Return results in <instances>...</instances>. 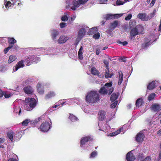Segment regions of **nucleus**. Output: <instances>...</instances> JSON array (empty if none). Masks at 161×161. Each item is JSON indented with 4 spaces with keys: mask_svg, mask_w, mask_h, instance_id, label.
I'll return each mask as SVG.
<instances>
[{
    "mask_svg": "<svg viewBox=\"0 0 161 161\" xmlns=\"http://www.w3.org/2000/svg\"><path fill=\"white\" fill-rule=\"evenodd\" d=\"M88 0H78L77 1L74 0H66V8H70L73 11L75 10L80 5L84 4Z\"/></svg>",
    "mask_w": 161,
    "mask_h": 161,
    "instance_id": "1",
    "label": "nucleus"
},
{
    "mask_svg": "<svg viewBox=\"0 0 161 161\" xmlns=\"http://www.w3.org/2000/svg\"><path fill=\"white\" fill-rule=\"evenodd\" d=\"M99 99V94L96 91H91L88 92L86 97V101L89 103H95Z\"/></svg>",
    "mask_w": 161,
    "mask_h": 161,
    "instance_id": "2",
    "label": "nucleus"
},
{
    "mask_svg": "<svg viewBox=\"0 0 161 161\" xmlns=\"http://www.w3.org/2000/svg\"><path fill=\"white\" fill-rule=\"evenodd\" d=\"M36 101L34 98H26L23 108L26 110H31L36 106Z\"/></svg>",
    "mask_w": 161,
    "mask_h": 161,
    "instance_id": "3",
    "label": "nucleus"
},
{
    "mask_svg": "<svg viewBox=\"0 0 161 161\" xmlns=\"http://www.w3.org/2000/svg\"><path fill=\"white\" fill-rule=\"evenodd\" d=\"M112 85L111 82L106 83L104 87L101 88L100 90V93L101 94H105L108 93L109 95L114 90L113 88H111Z\"/></svg>",
    "mask_w": 161,
    "mask_h": 161,
    "instance_id": "4",
    "label": "nucleus"
},
{
    "mask_svg": "<svg viewBox=\"0 0 161 161\" xmlns=\"http://www.w3.org/2000/svg\"><path fill=\"white\" fill-rule=\"evenodd\" d=\"M92 137L90 136H86L82 137L80 140V146L85 149H89L88 143L92 140Z\"/></svg>",
    "mask_w": 161,
    "mask_h": 161,
    "instance_id": "5",
    "label": "nucleus"
},
{
    "mask_svg": "<svg viewBox=\"0 0 161 161\" xmlns=\"http://www.w3.org/2000/svg\"><path fill=\"white\" fill-rule=\"evenodd\" d=\"M52 122L50 121V122H45L43 123L41 125L40 129V130L43 132H46L48 131L51 127Z\"/></svg>",
    "mask_w": 161,
    "mask_h": 161,
    "instance_id": "6",
    "label": "nucleus"
},
{
    "mask_svg": "<svg viewBox=\"0 0 161 161\" xmlns=\"http://www.w3.org/2000/svg\"><path fill=\"white\" fill-rule=\"evenodd\" d=\"M88 27L87 26H84L79 31L77 35L79 39H80L84 36L87 31L88 30Z\"/></svg>",
    "mask_w": 161,
    "mask_h": 161,
    "instance_id": "7",
    "label": "nucleus"
},
{
    "mask_svg": "<svg viewBox=\"0 0 161 161\" xmlns=\"http://www.w3.org/2000/svg\"><path fill=\"white\" fill-rule=\"evenodd\" d=\"M16 0H5L4 5L6 8H11L15 4Z\"/></svg>",
    "mask_w": 161,
    "mask_h": 161,
    "instance_id": "8",
    "label": "nucleus"
},
{
    "mask_svg": "<svg viewBox=\"0 0 161 161\" xmlns=\"http://www.w3.org/2000/svg\"><path fill=\"white\" fill-rule=\"evenodd\" d=\"M59 35V32L56 30L53 29L51 31V36L52 40L55 42H57V37Z\"/></svg>",
    "mask_w": 161,
    "mask_h": 161,
    "instance_id": "9",
    "label": "nucleus"
},
{
    "mask_svg": "<svg viewBox=\"0 0 161 161\" xmlns=\"http://www.w3.org/2000/svg\"><path fill=\"white\" fill-rule=\"evenodd\" d=\"M69 39V37L66 36H61L57 42L58 44H63L65 43Z\"/></svg>",
    "mask_w": 161,
    "mask_h": 161,
    "instance_id": "10",
    "label": "nucleus"
},
{
    "mask_svg": "<svg viewBox=\"0 0 161 161\" xmlns=\"http://www.w3.org/2000/svg\"><path fill=\"white\" fill-rule=\"evenodd\" d=\"M25 66L24 61L21 60L16 64V65L13 68V72L16 71L18 69L21 68H23Z\"/></svg>",
    "mask_w": 161,
    "mask_h": 161,
    "instance_id": "11",
    "label": "nucleus"
},
{
    "mask_svg": "<svg viewBox=\"0 0 161 161\" xmlns=\"http://www.w3.org/2000/svg\"><path fill=\"white\" fill-rule=\"evenodd\" d=\"M151 109L152 111L156 112L159 111L161 109V106L158 104L154 103L152 105L151 107Z\"/></svg>",
    "mask_w": 161,
    "mask_h": 161,
    "instance_id": "12",
    "label": "nucleus"
},
{
    "mask_svg": "<svg viewBox=\"0 0 161 161\" xmlns=\"http://www.w3.org/2000/svg\"><path fill=\"white\" fill-rule=\"evenodd\" d=\"M145 135L143 132L140 131L137 135L136 137V139L137 142H142L144 140Z\"/></svg>",
    "mask_w": 161,
    "mask_h": 161,
    "instance_id": "13",
    "label": "nucleus"
},
{
    "mask_svg": "<svg viewBox=\"0 0 161 161\" xmlns=\"http://www.w3.org/2000/svg\"><path fill=\"white\" fill-rule=\"evenodd\" d=\"M132 150L128 152L126 155V159L127 161H133L135 159V157L133 155Z\"/></svg>",
    "mask_w": 161,
    "mask_h": 161,
    "instance_id": "14",
    "label": "nucleus"
},
{
    "mask_svg": "<svg viewBox=\"0 0 161 161\" xmlns=\"http://www.w3.org/2000/svg\"><path fill=\"white\" fill-rule=\"evenodd\" d=\"M137 17L142 21H147L149 19L148 17L147 16L145 13H139Z\"/></svg>",
    "mask_w": 161,
    "mask_h": 161,
    "instance_id": "15",
    "label": "nucleus"
},
{
    "mask_svg": "<svg viewBox=\"0 0 161 161\" xmlns=\"http://www.w3.org/2000/svg\"><path fill=\"white\" fill-rule=\"evenodd\" d=\"M24 92L28 94H31L33 92V88L31 86H28L24 88Z\"/></svg>",
    "mask_w": 161,
    "mask_h": 161,
    "instance_id": "16",
    "label": "nucleus"
},
{
    "mask_svg": "<svg viewBox=\"0 0 161 161\" xmlns=\"http://www.w3.org/2000/svg\"><path fill=\"white\" fill-rule=\"evenodd\" d=\"M126 125H124L122 127L115 132L116 135L120 133L121 134H124L126 130Z\"/></svg>",
    "mask_w": 161,
    "mask_h": 161,
    "instance_id": "17",
    "label": "nucleus"
},
{
    "mask_svg": "<svg viewBox=\"0 0 161 161\" xmlns=\"http://www.w3.org/2000/svg\"><path fill=\"white\" fill-rule=\"evenodd\" d=\"M157 81H153L151 83H150L147 87V89L148 90H152L155 88L157 84Z\"/></svg>",
    "mask_w": 161,
    "mask_h": 161,
    "instance_id": "18",
    "label": "nucleus"
},
{
    "mask_svg": "<svg viewBox=\"0 0 161 161\" xmlns=\"http://www.w3.org/2000/svg\"><path fill=\"white\" fill-rule=\"evenodd\" d=\"M118 73L119 74V76H118V84L119 85H121L122 82L123 80V75L122 72L121 71H118Z\"/></svg>",
    "mask_w": 161,
    "mask_h": 161,
    "instance_id": "19",
    "label": "nucleus"
},
{
    "mask_svg": "<svg viewBox=\"0 0 161 161\" xmlns=\"http://www.w3.org/2000/svg\"><path fill=\"white\" fill-rule=\"evenodd\" d=\"M106 113L103 110L100 111L99 113V119L101 121H102L106 118Z\"/></svg>",
    "mask_w": 161,
    "mask_h": 161,
    "instance_id": "20",
    "label": "nucleus"
},
{
    "mask_svg": "<svg viewBox=\"0 0 161 161\" xmlns=\"http://www.w3.org/2000/svg\"><path fill=\"white\" fill-rule=\"evenodd\" d=\"M37 91L39 94H42L44 93V91L42 88V86L40 83L37 84Z\"/></svg>",
    "mask_w": 161,
    "mask_h": 161,
    "instance_id": "21",
    "label": "nucleus"
},
{
    "mask_svg": "<svg viewBox=\"0 0 161 161\" xmlns=\"http://www.w3.org/2000/svg\"><path fill=\"white\" fill-rule=\"evenodd\" d=\"M70 13L69 12H66L64 13L61 18V19L63 21H66L68 20V19Z\"/></svg>",
    "mask_w": 161,
    "mask_h": 161,
    "instance_id": "22",
    "label": "nucleus"
},
{
    "mask_svg": "<svg viewBox=\"0 0 161 161\" xmlns=\"http://www.w3.org/2000/svg\"><path fill=\"white\" fill-rule=\"evenodd\" d=\"M138 31L137 30L136 28H134L132 29L130 31V35L131 36H135L138 34Z\"/></svg>",
    "mask_w": 161,
    "mask_h": 161,
    "instance_id": "23",
    "label": "nucleus"
},
{
    "mask_svg": "<svg viewBox=\"0 0 161 161\" xmlns=\"http://www.w3.org/2000/svg\"><path fill=\"white\" fill-rule=\"evenodd\" d=\"M143 102L142 98H139L137 100L136 102V107L139 108L143 104Z\"/></svg>",
    "mask_w": 161,
    "mask_h": 161,
    "instance_id": "24",
    "label": "nucleus"
},
{
    "mask_svg": "<svg viewBox=\"0 0 161 161\" xmlns=\"http://www.w3.org/2000/svg\"><path fill=\"white\" fill-rule=\"evenodd\" d=\"M55 95V92L53 91H51L49 92L45 96V98L48 99L54 97Z\"/></svg>",
    "mask_w": 161,
    "mask_h": 161,
    "instance_id": "25",
    "label": "nucleus"
},
{
    "mask_svg": "<svg viewBox=\"0 0 161 161\" xmlns=\"http://www.w3.org/2000/svg\"><path fill=\"white\" fill-rule=\"evenodd\" d=\"M7 135L9 139L11 142H13L14 139V132L12 131H10L7 133Z\"/></svg>",
    "mask_w": 161,
    "mask_h": 161,
    "instance_id": "26",
    "label": "nucleus"
},
{
    "mask_svg": "<svg viewBox=\"0 0 161 161\" xmlns=\"http://www.w3.org/2000/svg\"><path fill=\"white\" fill-rule=\"evenodd\" d=\"M114 18L113 14H106L103 15V18L106 20L114 19Z\"/></svg>",
    "mask_w": 161,
    "mask_h": 161,
    "instance_id": "27",
    "label": "nucleus"
},
{
    "mask_svg": "<svg viewBox=\"0 0 161 161\" xmlns=\"http://www.w3.org/2000/svg\"><path fill=\"white\" fill-rule=\"evenodd\" d=\"M83 52V48L82 46H81L80 48V49L78 53L79 58L80 59L82 60L83 58V57L82 55Z\"/></svg>",
    "mask_w": 161,
    "mask_h": 161,
    "instance_id": "28",
    "label": "nucleus"
},
{
    "mask_svg": "<svg viewBox=\"0 0 161 161\" xmlns=\"http://www.w3.org/2000/svg\"><path fill=\"white\" fill-rule=\"evenodd\" d=\"M8 42L9 44V45H12L13 47L14 46V44L16 43V41L14 38L8 37Z\"/></svg>",
    "mask_w": 161,
    "mask_h": 161,
    "instance_id": "29",
    "label": "nucleus"
},
{
    "mask_svg": "<svg viewBox=\"0 0 161 161\" xmlns=\"http://www.w3.org/2000/svg\"><path fill=\"white\" fill-rule=\"evenodd\" d=\"M30 56L26 57L25 59L26 65L27 66L30 65L32 63L31 61Z\"/></svg>",
    "mask_w": 161,
    "mask_h": 161,
    "instance_id": "30",
    "label": "nucleus"
},
{
    "mask_svg": "<svg viewBox=\"0 0 161 161\" xmlns=\"http://www.w3.org/2000/svg\"><path fill=\"white\" fill-rule=\"evenodd\" d=\"M17 57L15 55H11L9 57L8 63L10 64L15 61Z\"/></svg>",
    "mask_w": 161,
    "mask_h": 161,
    "instance_id": "31",
    "label": "nucleus"
},
{
    "mask_svg": "<svg viewBox=\"0 0 161 161\" xmlns=\"http://www.w3.org/2000/svg\"><path fill=\"white\" fill-rule=\"evenodd\" d=\"M40 120L41 118H39L36 119L35 120H32L30 122H31V126L33 127H34L36 125L37 123L40 121Z\"/></svg>",
    "mask_w": 161,
    "mask_h": 161,
    "instance_id": "32",
    "label": "nucleus"
},
{
    "mask_svg": "<svg viewBox=\"0 0 161 161\" xmlns=\"http://www.w3.org/2000/svg\"><path fill=\"white\" fill-rule=\"evenodd\" d=\"M137 30L138 31L139 34L142 33L143 31L144 28L143 26L141 25H138L136 27Z\"/></svg>",
    "mask_w": 161,
    "mask_h": 161,
    "instance_id": "33",
    "label": "nucleus"
},
{
    "mask_svg": "<svg viewBox=\"0 0 161 161\" xmlns=\"http://www.w3.org/2000/svg\"><path fill=\"white\" fill-rule=\"evenodd\" d=\"M97 31V27H94L90 29L88 32V33L89 35L92 34Z\"/></svg>",
    "mask_w": 161,
    "mask_h": 161,
    "instance_id": "34",
    "label": "nucleus"
},
{
    "mask_svg": "<svg viewBox=\"0 0 161 161\" xmlns=\"http://www.w3.org/2000/svg\"><path fill=\"white\" fill-rule=\"evenodd\" d=\"M119 93H117V94H116L115 93H113L111 95L110 97V100L112 101H114L119 96Z\"/></svg>",
    "mask_w": 161,
    "mask_h": 161,
    "instance_id": "35",
    "label": "nucleus"
},
{
    "mask_svg": "<svg viewBox=\"0 0 161 161\" xmlns=\"http://www.w3.org/2000/svg\"><path fill=\"white\" fill-rule=\"evenodd\" d=\"M114 74L111 71L110 73L109 70L105 72V76L106 78H111L113 75Z\"/></svg>",
    "mask_w": 161,
    "mask_h": 161,
    "instance_id": "36",
    "label": "nucleus"
},
{
    "mask_svg": "<svg viewBox=\"0 0 161 161\" xmlns=\"http://www.w3.org/2000/svg\"><path fill=\"white\" fill-rule=\"evenodd\" d=\"M91 73L94 75H98V74L99 72L98 70H97L95 68L92 67L91 69Z\"/></svg>",
    "mask_w": 161,
    "mask_h": 161,
    "instance_id": "37",
    "label": "nucleus"
},
{
    "mask_svg": "<svg viewBox=\"0 0 161 161\" xmlns=\"http://www.w3.org/2000/svg\"><path fill=\"white\" fill-rule=\"evenodd\" d=\"M14 112L16 114L18 113L20 115L21 112V109L19 107H14Z\"/></svg>",
    "mask_w": 161,
    "mask_h": 161,
    "instance_id": "38",
    "label": "nucleus"
},
{
    "mask_svg": "<svg viewBox=\"0 0 161 161\" xmlns=\"http://www.w3.org/2000/svg\"><path fill=\"white\" fill-rule=\"evenodd\" d=\"M97 151H93L91 153L89 157L90 158H94L97 156Z\"/></svg>",
    "mask_w": 161,
    "mask_h": 161,
    "instance_id": "39",
    "label": "nucleus"
},
{
    "mask_svg": "<svg viewBox=\"0 0 161 161\" xmlns=\"http://www.w3.org/2000/svg\"><path fill=\"white\" fill-rule=\"evenodd\" d=\"M69 119L72 122H75L78 120L77 118L73 114H70Z\"/></svg>",
    "mask_w": 161,
    "mask_h": 161,
    "instance_id": "40",
    "label": "nucleus"
},
{
    "mask_svg": "<svg viewBox=\"0 0 161 161\" xmlns=\"http://www.w3.org/2000/svg\"><path fill=\"white\" fill-rule=\"evenodd\" d=\"M118 24V21H114L113 23H111V28L113 29L116 28Z\"/></svg>",
    "mask_w": 161,
    "mask_h": 161,
    "instance_id": "41",
    "label": "nucleus"
},
{
    "mask_svg": "<svg viewBox=\"0 0 161 161\" xmlns=\"http://www.w3.org/2000/svg\"><path fill=\"white\" fill-rule=\"evenodd\" d=\"M53 47H50V48H41V49L42 51H43V50H46V54L48 53H49V52H50L53 49Z\"/></svg>",
    "mask_w": 161,
    "mask_h": 161,
    "instance_id": "42",
    "label": "nucleus"
},
{
    "mask_svg": "<svg viewBox=\"0 0 161 161\" xmlns=\"http://www.w3.org/2000/svg\"><path fill=\"white\" fill-rule=\"evenodd\" d=\"M136 24V22L135 20H132L130 21L129 22V27L130 28L132 27L135 26Z\"/></svg>",
    "mask_w": 161,
    "mask_h": 161,
    "instance_id": "43",
    "label": "nucleus"
},
{
    "mask_svg": "<svg viewBox=\"0 0 161 161\" xmlns=\"http://www.w3.org/2000/svg\"><path fill=\"white\" fill-rule=\"evenodd\" d=\"M156 95L154 93H152L150 94L148 97V99L149 101H150L153 99L155 96Z\"/></svg>",
    "mask_w": 161,
    "mask_h": 161,
    "instance_id": "44",
    "label": "nucleus"
},
{
    "mask_svg": "<svg viewBox=\"0 0 161 161\" xmlns=\"http://www.w3.org/2000/svg\"><path fill=\"white\" fill-rule=\"evenodd\" d=\"M30 121V120L29 119H26L24 120L22 123V125L23 126H26L28 124Z\"/></svg>",
    "mask_w": 161,
    "mask_h": 161,
    "instance_id": "45",
    "label": "nucleus"
},
{
    "mask_svg": "<svg viewBox=\"0 0 161 161\" xmlns=\"http://www.w3.org/2000/svg\"><path fill=\"white\" fill-rule=\"evenodd\" d=\"M152 43V42H151L150 41H149L148 42L143 44L142 45L143 48H147Z\"/></svg>",
    "mask_w": 161,
    "mask_h": 161,
    "instance_id": "46",
    "label": "nucleus"
},
{
    "mask_svg": "<svg viewBox=\"0 0 161 161\" xmlns=\"http://www.w3.org/2000/svg\"><path fill=\"white\" fill-rule=\"evenodd\" d=\"M12 47V46L11 45H9L8 47L7 48H5L3 51L4 53L6 54L8 52V51Z\"/></svg>",
    "mask_w": 161,
    "mask_h": 161,
    "instance_id": "47",
    "label": "nucleus"
},
{
    "mask_svg": "<svg viewBox=\"0 0 161 161\" xmlns=\"http://www.w3.org/2000/svg\"><path fill=\"white\" fill-rule=\"evenodd\" d=\"M124 3L125 2L121 1L120 0H118L116 2V4L117 6L123 5Z\"/></svg>",
    "mask_w": 161,
    "mask_h": 161,
    "instance_id": "48",
    "label": "nucleus"
},
{
    "mask_svg": "<svg viewBox=\"0 0 161 161\" xmlns=\"http://www.w3.org/2000/svg\"><path fill=\"white\" fill-rule=\"evenodd\" d=\"M100 36V34L99 33L97 32L93 36V38L95 39H97L99 38Z\"/></svg>",
    "mask_w": 161,
    "mask_h": 161,
    "instance_id": "49",
    "label": "nucleus"
},
{
    "mask_svg": "<svg viewBox=\"0 0 161 161\" xmlns=\"http://www.w3.org/2000/svg\"><path fill=\"white\" fill-rule=\"evenodd\" d=\"M117 42L119 44L123 46L126 45L128 44V42L126 41L122 42L119 41H118Z\"/></svg>",
    "mask_w": 161,
    "mask_h": 161,
    "instance_id": "50",
    "label": "nucleus"
},
{
    "mask_svg": "<svg viewBox=\"0 0 161 161\" xmlns=\"http://www.w3.org/2000/svg\"><path fill=\"white\" fill-rule=\"evenodd\" d=\"M123 14H113L114 16V19L115 18H118L122 16L123 15Z\"/></svg>",
    "mask_w": 161,
    "mask_h": 161,
    "instance_id": "51",
    "label": "nucleus"
},
{
    "mask_svg": "<svg viewBox=\"0 0 161 161\" xmlns=\"http://www.w3.org/2000/svg\"><path fill=\"white\" fill-rule=\"evenodd\" d=\"M90 108L88 106H86V108H84L83 109V111L86 113H89L90 111L89 110Z\"/></svg>",
    "mask_w": 161,
    "mask_h": 161,
    "instance_id": "52",
    "label": "nucleus"
},
{
    "mask_svg": "<svg viewBox=\"0 0 161 161\" xmlns=\"http://www.w3.org/2000/svg\"><path fill=\"white\" fill-rule=\"evenodd\" d=\"M132 15L131 14H129L125 18V19L126 20H130L132 18Z\"/></svg>",
    "mask_w": 161,
    "mask_h": 161,
    "instance_id": "53",
    "label": "nucleus"
},
{
    "mask_svg": "<svg viewBox=\"0 0 161 161\" xmlns=\"http://www.w3.org/2000/svg\"><path fill=\"white\" fill-rule=\"evenodd\" d=\"M75 100L74 98H73L72 99H68L66 101H68V103H69V104H68V105H71L72 104V103L73 102V101Z\"/></svg>",
    "mask_w": 161,
    "mask_h": 161,
    "instance_id": "54",
    "label": "nucleus"
},
{
    "mask_svg": "<svg viewBox=\"0 0 161 161\" xmlns=\"http://www.w3.org/2000/svg\"><path fill=\"white\" fill-rule=\"evenodd\" d=\"M66 26V23L62 22L60 24V26L61 28L65 27Z\"/></svg>",
    "mask_w": 161,
    "mask_h": 161,
    "instance_id": "55",
    "label": "nucleus"
},
{
    "mask_svg": "<svg viewBox=\"0 0 161 161\" xmlns=\"http://www.w3.org/2000/svg\"><path fill=\"white\" fill-rule=\"evenodd\" d=\"M36 58L34 60V63H37L40 61V58L39 57H36L35 56Z\"/></svg>",
    "mask_w": 161,
    "mask_h": 161,
    "instance_id": "56",
    "label": "nucleus"
},
{
    "mask_svg": "<svg viewBox=\"0 0 161 161\" xmlns=\"http://www.w3.org/2000/svg\"><path fill=\"white\" fill-rule=\"evenodd\" d=\"M114 114H111L110 115L109 118L106 119V121L108 122L110 120L113 118V117L114 116Z\"/></svg>",
    "mask_w": 161,
    "mask_h": 161,
    "instance_id": "57",
    "label": "nucleus"
},
{
    "mask_svg": "<svg viewBox=\"0 0 161 161\" xmlns=\"http://www.w3.org/2000/svg\"><path fill=\"white\" fill-rule=\"evenodd\" d=\"M117 101H115V102H114L111 105V108H114L117 105Z\"/></svg>",
    "mask_w": 161,
    "mask_h": 161,
    "instance_id": "58",
    "label": "nucleus"
},
{
    "mask_svg": "<svg viewBox=\"0 0 161 161\" xmlns=\"http://www.w3.org/2000/svg\"><path fill=\"white\" fill-rule=\"evenodd\" d=\"M75 99V100L73 101V102H74L75 103H76L77 104H78L79 103V102H80L81 101V100L80 98H74Z\"/></svg>",
    "mask_w": 161,
    "mask_h": 161,
    "instance_id": "59",
    "label": "nucleus"
},
{
    "mask_svg": "<svg viewBox=\"0 0 161 161\" xmlns=\"http://www.w3.org/2000/svg\"><path fill=\"white\" fill-rule=\"evenodd\" d=\"M18 135L17 134H15L14 133V139L13 140H16L19 139V138L18 137Z\"/></svg>",
    "mask_w": 161,
    "mask_h": 161,
    "instance_id": "60",
    "label": "nucleus"
},
{
    "mask_svg": "<svg viewBox=\"0 0 161 161\" xmlns=\"http://www.w3.org/2000/svg\"><path fill=\"white\" fill-rule=\"evenodd\" d=\"M142 161H151V158L150 156H147Z\"/></svg>",
    "mask_w": 161,
    "mask_h": 161,
    "instance_id": "61",
    "label": "nucleus"
},
{
    "mask_svg": "<svg viewBox=\"0 0 161 161\" xmlns=\"http://www.w3.org/2000/svg\"><path fill=\"white\" fill-rule=\"evenodd\" d=\"M101 126L102 124L101 123H98V128L97 127V129H98V130H103V131H104L103 130L101 129Z\"/></svg>",
    "mask_w": 161,
    "mask_h": 161,
    "instance_id": "62",
    "label": "nucleus"
},
{
    "mask_svg": "<svg viewBox=\"0 0 161 161\" xmlns=\"http://www.w3.org/2000/svg\"><path fill=\"white\" fill-rule=\"evenodd\" d=\"M30 57H31V61L32 63H34V60L36 58L35 56L34 55H30Z\"/></svg>",
    "mask_w": 161,
    "mask_h": 161,
    "instance_id": "63",
    "label": "nucleus"
},
{
    "mask_svg": "<svg viewBox=\"0 0 161 161\" xmlns=\"http://www.w3.org/2000/svg\"><path fill=\"white\" fill-rule=\"evenodd\" d=\"M76 17L75 14H73L71 16V19L72 21L74 20Z\"/></svg>",
    "mask_w": 161,
    "mask_h": 161,
    "instance_id": "64",
    "label": "nucleus"
}]
</instances>
